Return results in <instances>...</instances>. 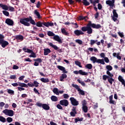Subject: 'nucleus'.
I'll return each mask as SVG.
<instances>
[{"mask_svg":"<svg viewBox=\"0 0 125 125\" xmlns=\"http://www.w3.org/2000/svg\"><path fill=\"white\" fill-rule=\"evenodd\" d=\"M16 77V75H11L10 76V78L11 80H15Z\"/></svg>","mask_w":125,"mask_h":125,"instance_id":"45","label":"nucleus"},{"mask_svg":"<svg viewBox=\"0 0 125 125\" xmlns=\"http://www.w3.org/2000/svg\"><path fill=\"white\" fill-rule=\"evenodd\" d=\"M106 68L107 69V75H103V80L104 81H106V80H107L109 83L112 84H113V82H115L114 78H113L114 75L112 73L110 72V71L113 69V67H112L111 65H107V66H106Z\"/></svg>","mask_w":125,"mask_h":125,"instance_id":"2","label":"nucleus"},{"mask_svg":"<svg viewBox=\"0 0 125 125\" xmlns=\"http://www.w3.org/2000/svg\"><path fill=\"white\" fill-rule=\"evenodd\" d=\"M113 14L114 16H115L117 19L118 18L119 15L118 14V13H117V12H116V10H113Z\"/></svg>","mask_w":125,"mask_h":125,"instance_id":"38","label":"nucleus"},{"mask_svg":"<svg viewBox=\"0 0 125 125\" xmlns=\"http://www.w3.org/2000/svg\"><path fill=\"white\" fill-rule=\"evenodd\" d=\"M3 113L6 114V115H9V117H13L14 115V111L13 110H3Z\"/></svg>","mask_w":125,"mask_h":125,"instance_id":"13","label":"nucleus"},{"mask_svg":"<svg viewBox=\"0 0 125 125\" xmlns=\"http://www.w3.org/2000/svg\"><path fill=\"white\" fill-rule=\"evenodd\" d=\"M34 14L37 16L38 19H42V16H41L40 12H38V10H35L34 11Z\"/></svg>","mask_w":125,"mask_h":125,"instance_id":"25","label":"nucleus"},{"mask_svg":"<svg viewBox=\"0 0 125 125\" xmlns=\"http://www.w3.org/2000/svg\"><path fill=\"white\" fill-rule=\"evenodd\" d=\"M15 38L17 40V41L19 40H20V41H23V40H24V37L23 36L21 35V34H19L18 36H15Z\"/></svg>","mask_w":125,"mask_h":125,"instance_id":"22","label":"nucleus"},{"mask_svg":"<svg viewBox=\"0 0 125 125\" xmlns=\"http://www.w3.org/2000/svg\"><path fill=\"white\" fill-rule=\"evenodd\" d=\"M121 3H122V4H123V6H124V7H125V0H123L121 1Z\"/></svg>","mask_w":125,"mask_h":125,"instance_id":"64","label":"nucleus"},{"mask_svg":"<svg viewBox=\"0 0 125 125\" xmlns=\"http://www.w3.org/2000/svg\"><path fill=\"white\" fill-rule=\"evenodd\" d=\"M118 80L120 82H121L122 84L124 85V78H123L122 76H121V75H120V76H119Z\"/></svg>","mask_w":125,"mask_h":125,"instance_id":"34","label":"nucleus"},{"mask_svg":"<svg viewBox=\"0 0 125 125\" xmlns=\"http://www.w3.org/2000/svg\"><path fill=\"white\" fill-rule=\"evenodd\" d=\"M76 42H77V43H79V44H83V41L80 39H77L76 40Z\"/></svg>","mask_w":125,"mask_h":125,"instance_id":"44","label":"nucleus"},{"mask_svg":"<svg viewBox=\"0 0 125 125\" xmlns=\"http://www.w3.org/2000/svg\"><path fill=\"white\" fill-rule=\"evenodd\" d=\"M33 91L36 93V94H38V95H40V92H39V91L38 90H37V88H36V87H35L33 89Z\"/></svg>","mask_w":125,"mask_h":125,"instance_id":"46","label":"nucleus"},{"mask_svg":"<svg viewBox=\"0 0 125 125\" xmlns=\"http://www.w3.org/2000/svg\"><path fill=\"white\" fill-rule=\"evenodd\" d=\"M61 105H64V106H67L69 104L68 100H61L60 102Z\"/></svg>","mask_w":125,"mask_h":125,"instance_id":"16","label":"nucleus"},{"mask_svg":"<svg viewBox=\"0 0 125 125\" xmlns=\"http://www.w3.org/2000/svg\"><path fill=\"white\" fill-rule=\"evenodd\" d=\"M18 90L20 91V92H21V91H24L25 88H23L22 87V86H20V85H18Z\"/></svg>","mask_w":125,"mask_h":125,"instance_id":"40","label":"nucleus"},{"mask_svg":"<svg viewBox=\"0 0 125 125\" xmlns=\"http://www.w3.org/2000/svg\"><path fill=\"white\" fill-rule=\"evenodd\" d=\"M50 124L51 125H58L57 124H55V122H53V121H50Z\"/></svg>","mask_w":125,"mask_h":125,"instance_id":"63","label":"nucleus"},{"mask_svg":"<svg viewBox=\"0 0 125 125\" xmlns=\"http://www.w3.org/2000/svg\"><path fill=\"white\" fill-rule=\"evenodd\" d=\"M98 41V40H90V44L91 45H93V44H94L95 43H96V42Z\"/></svg>","mask_w":125,"mask_h":125,"instance_id":"48","label":"nucleus"},{"mask_svg":"<svg viewBox=\"0 0 125 125\" xmlns=\"http://www.w3.org/2000/svg\"><path fill=\"white\" fill-rule=\"evenodd\" d=\"M86 18H87V16H83V15H80L78 19L80 21H81L82 20H85Z\"/></svg>","mask_w":125,"mask_h":125,"instance_id":"37","label":"nucleus"},{"mask_svg":"<svg viewBox=\"0 0 125 125\" xmlns=\"http://www.w3.org/2000/svg\"><path fill=\"white\" fill-rule=\"evenodd\" d=\"M5 23H6L8 25H14V24L13 20H11V19H6L5 20Z\"/></svg>","mask_w":125,"mask_h":125,"instance_id":"18","label":"nucleus"},{"mask_svg":"<svg viewBox=\"0 0 125 125\" xmlns=\"http://www.w3.org/2000/svg\"><path fill=\"white\" fill-rule=\"evenodd\" d=\"M90 60L94 63H95V62H98V63H102V65H105L104 59H97L96 57H95L94 56L91 57Z\"/></svg>","mask_w":125,"mask_h":125,"instance_id":"7","label":"nucleus"},{"mask_svg":"<svg viewBox=\"0 0 125 125\" xmlns=\"http://www.w3.org/2000/svg\"><path fill=\"white\" fill-rule=\"evenodd\" d=\"M6 120L8 122H12L13 121V119L11 117H8L7 118Z\"/></svg>","mask_w":125,"mask_h":125,"instance_id":"49","label":"nucleus"},{"mask_svg":"<svg viewBox=\"0 0 125 125\" xmlns=\"http://www.w3.org/2000/svg\"><path fill=\"white\" fill-rule=\"evenodd\" d=\"M19 66H17V65H14L13 66V69H19Z\"/></svg>","mask_w":125,"mask_h":125,"instance_id":"60","label":"nucleus"},{"mask_svg":"<svg viewBox=\"0 0 125 125\" xmlns=\"http://www.w3.org/2000/svg\"><path fill=\"white\" fill-rule=\"evenodd\" d=\"M70 101H71L72 105H74L72 108V110H76L77 106L79 105V101H77L75 98H70Z\"/></svg>","mask_w":125,"mask_h":125,"instance_id":"8","label":"nucleus"},{"mask_svg":"<svg viewBox=\"0 0 125 125\" xmlns=\"http://www.w3.org/2000/svg\"><path fill=\"white\" fill-rule=\"evenodd\" d=\"M99 16V13L97 11L96 14H95V19H98Z\"/></svg>","mask_w":125,"mask_h":125,"instance_id":"52","label":"nucleus"},{"mask_svg":"<svg viewBox=\"0 0 125 125\" xmlns=\"http://www.w3.org/2000/svg\"><path fill=\"white\" fill-rule=\"evenodd\" d=\"M67 73H63L62 74L61 76H60V81L61 82H64V80L65 78L67 77Z\"/></svg>","mask_w":125,"mask_h":125,"instance_id":"20","label":"nucleus"},{"mask_svg":"<svg viewBox=\"0 0 125 125\" xmlns=\"http://www.w3.org/2000/svg\"><path fill=\"white\" fill-rule=\"evenodd\" d=\"M41 6V1H38L37 4H36V7H37V8H39Z\"/></svg>","mask_w":125,"mask_h":125,"instance_id":"59","label":"nucleus"},{"mask_svg":"<svg viewBox=\"0 0 125 125\" xmlns=\"http://www.w3.org/2000/svg\"><path fill=\"white\" fill-rule=\"evenodd\" d=\"M104 62H109V59L108 58V57H105V55L104 56Z\"/></svg>","mask_w":125,"mask_h":125,"instance_id":"50","label":"nucleus"},{"mask_svg":"<svg viewBox=\"0 0 125 125\" xmlns=\"http://www.w3.org/2000/svg\"><path fill=\"white\" fill-rule=\"evenodd\" d=\"M83 118H80L79 117H78V118H75V122H76V124H77V122H78V121H83Z\"/></svg>","mask_w":125,"mask_h":125,"instance_id":"32","label":"nucleus"},{"mask_svg":"<svg viewBox=\"0 0 125 125\" xmlns=\"http://www.w3.org/2000/svg\"><path fill=\"white\" fill-rule=\"evenodd\" d=\"M34 66H39V63L42 62V60L41 58H37V59H34Z\"/></svg>","mask_w":125,"mask_h":125,"instance_id":"19","label":"nucleus"},{"mask_svg":"<svg viewBox=\"0 0 125 125\" xmlns=\"http://www.w3.org/2000/svg\"><path fill=\"white\" fill-rule=\"evenodd\" d=\"M75 65L77 66H79V67H80L82 68L83 67L82 65L81 64V62H79V60H75Z\"/></svg>","mask_w":125,"mask_h":125,"instance_id":"30","label":"nucleus"},{"mask_svg":"<svg viewBox=\"0 0 125 125\" xmlns=\"http://www.w3.org/2000/svg\"><path fill=\"white\" fill-rule=\"evenodd\" d=\"M101 57H102V58H105V54L104 52H102L101 54H100Z\"/></svg>","mask_w":125,"mask_h":125,"instance_id":"61","label":"nucleus"},{"mask_svg":"<svg viewBox=\"0 0 125 125\" xmlns=\"http://www.w3.org/2000/svg\"><path fill=\"white\" fill-rule=\"evenodd\" d=\"M22 50H23L24 52H28L29 53H31V55H30V57H33V58H36V54H35V52H34L33 50H31V49H28L26 47H24L22 48Z\"/></svg>","mask_w":125,"mask_h":125,"instance_id":"9","label":"nucleus"},{"mask_svg":"<svg viewBox=\"0 0 125 125\" xmlns=\"http://www.w3.org/2000/svg\"><path fill=\"white\" fill-rule=\"evenodd\" d=\"M0 44L2 48H5L7 45L9 44L8 41L4 40V36L0 33Z\"/></svg>","mask_w":125,"mask_h":125,"instance_id":"5","label":"nucleus"},{"mask_svg":"<svg viewBox=\"0 0 125 125\" xmlns=\"http://www.w3.org/2000/svg\"><path fill=\"white\" fill-rule=\"evenodd\" d=\"M41 81L43 83H49V82L48 78H44V77H42V78H41Z\"/></svg>","mask_w":125,"mask_h":125,"instance_id":"29","label":"nucleus"},{"mask_svg":"<svg viewBox=\"0 0 125 125\" xmlns=\"http://www.w3.org/2000/svg\"><path fill=\"white\" fill-rule=\"evenodd\" d=\"M82 105L83 110H88V106H87V102L86 100H83V101H82Z\"/></svg>","mask_w":125,"mask_h":125,"instance_id":"17","label":"nucleus"},{"mask_svg":"<svg viewBox=\"0 0 125 125\" xmlns=\"http://www.w3.org/2000/svg\"><path fill=\"white\" fill-rule=\"evenodd\" d=\"M57 107H58V109H59L60 110H62L63 107L62 106V104L61 105V103L60 104H57Z\"/></svg>","mask_w":125,"mask_h":125,"instance_id":"53","label":"nucleus"},{"mask_svg":"<svg viewBox=\"0 0 125 125\" xmlns=\"http://www.w3.org/2000/svg\"><path fill=\"white\" fill-rule=\"evenodd\" d=\"M19 86H21V87H22V88H24V87H28L27 84H25V83H21V82H19Z\"/></svg>","mask_w":125,"mask_h":125,"instance_id":"27","label":"nucleus"},{"mask_svg":"<svg viewBox=\"0 0 125 125\" xmlns=\"http://www.w3.org/2000/svg\"><path fill=\"white\" fill-rule=\"evenodd\" d=\"M61 32L62 33V34H64V36H69V33L67 32V31L66 30V29L64 28V27H63L62 29H61Z\"/></svg>","mask_w":125,"mask_h":125,"instance_id":"23","label":"nucleus"},{"mask_svg":"<svg viewBox=\"0 0 125 125\" xmlns=\"http://www.w3.org/2000/svg\"><path fill=\"white\" fill-rule=\"evenodd\" d=\"M39 84L40 83H39V82H37V81H34V82H33V84H34V86L35 85V87H38Z\"/></svg>","mask_w":125,"mask_h":125,"instance_id":"41","label":"nucleus"},{"mask_svg":"<svg viewBox=\"0 0 125 125\" xmlns=\"http://www.w3.org/2000/svg\"><path fill=\"white\" fill-rule=\"evenodd\" d=\"M51 99L52 101H55V102H56L57 101H58L57 96H55V95H52L51 96Z\"/></svg>","mask_w":125,"mask_h":125,"instance_id":"33","label":"nucleus"},{"mask_svg":"<svg viewBox=\"0 0 125 125\" xmlns=\"http://www.w3.org/2000/svg\"><path fill=\"white\" fill-rule=\"evenodd\" d=\"M77 113V112L76 110H73V111H71L70 115H71V117H75Z\"/></svg>","mask_w":125,"mask_h":125,"instance_id":"31","label":"nucleus"},{"mask_svg":"<svg viewBox=\"0 0 125 125\" xmlns=\"http://www.w3.org/2000/svg\"><path fill=\"white\" fill-rule=\"evenodd\" d=\"M0 7H1L2 9H3L2 13L4 15H5L6 16H9V12H8L9 7L7 6V5L0 3Z\"/></svg>","mask_w":125,"mask_h":125,"instance_id":"6","label":"nucleus"},{"mask_svg":"<svg viewBox=\"0 0 125 125\" xmlns=\"http://www.w3.org/2000/svg\"><path fill=\"white\" fill-rule=\"evenodd\" d=\"M72 86L73 87H75L76 89H77L78 91L79 92V94H81V95H85V93L84 91H83V90H81V88L79 87V85H77V84H72Z\"/></svg>","mask_w":125,"mask_h":125,"instance_id":"10","label":"nucleus"},{"mask_svg":"<svg viewBox=\"0 0 125 125\" xmlns=\"http://www.w3.org/2000/svg\"><path fill=\"white\" fill-rule=\"evenodd\" d=\"M98 7L99 9H102V8H103V6H102V4L101 3H100V1H99V3H98Z\"/></svg>","mask_w":125,"mask_h":125,"instance_id":"51","label":"nucleus"},{"mask_svg":"<svg viewBox=\"0 0 125 125\" xmlns=\"http://www.w3.org/2000/svg\"><path fill=\"white\" fill-rule=\"evenodd\" d=\"M51 52V50L49 48H45L44 49V56H47L49 55V53Z\"/></svg>","mask_w":125,"mask_h":125,"instance_id":"24","label":"nucleus"},{"mask_svg":"<svg viewBox=\"0 0 125 125\" xmlns=\"http://www.w3.org/2000/svg\"><path fill=\"white\" fill-rule=\"evenodd\" d=\"M20 22L21 24H23V25L25 26H30L31 24H32L33 25H36L39 27H41L44 25L47 27L49 26H53L54 25L53 22H41V21H38L36 23L35 21L33 19H32V16H29V18H24L23 19H20ZM29 22L30 23H29Z\"/></svg>","mask_w":125,"mask_h":125,"instance_id":"1","label":"nucleus"},{"mask_svg":"<svg viewBox=\"0 0 125 125\" xmlns=\"http://www.w3.org/2000/svg\"><path fill=\"white\" fill-rule=\"evenodd\" d=\"M14 7H13L12 6H9V10L11 12H13L14 11Z\"/></svg>","mask_w":125,"mask_h":125,"instance_id":"56","label":"nucleus"},{"mask_svg":"<svg viewBox=\"0 0 125 125\" xmlns=\"http://www.w3.org/2000/svg\"><path fill=\"white\" fill-rule=\"evenodd\" d=\"M73 73L76 75L80 74V75H86V76L88 75V73H86V71H83V69H80L79 70H74Z\"/></svg>","mask_w":125,"mask_h":125,"instance_id":"12","label":"nucleus"},{"mask_svg":"<svg viewBox=\"0 0 125 125\" xmlns=\"http://www.w3.org/2000/svg\"><path fill=\"white\" fill-rule=\"evenodd\" d=\"M53 92L57 94V95H59V92L58 91V88L57 87H54L53 90Z\"/></svg>","mask_w":125,"mask_h":125,"instance_id":"35","label":"nucleus"},{"mask_svg":"<svg viewBox=\"0 0 125 125\" xmlns=\"http://www.w3.org/2000/svg\"><path fill=\"white\" fill-rule=\"evenodd\" d=\"M91 27H93L94 29H101V27H102L101 24H95V23H91V21H89L86 26H82V30L84 31V32H86V31H87V33L91 34L93 32Z\"/></svg>","mask_w":125,"mask_h":125,"instance_id":"3","label":"nucleus"},{"mask_svg":"<svg viewBox=\"0 0 125 125\" xmlns=\"http://www.w3.org/2000/svg\"><path fill=\"white\" fill-rule=\"evenodd\" d=\"M12 85L14 86H19V82H18V83H12Z\"/></svg>","mask_w":125,"mask_h":125,"instance_id":"62","label":"nucleus"},{"mask_svg":"<svg viewBox=\"0 0 125 125\" xmlns=\"http://www.w3.org/2000/svg\"><path fill=\"white\" fill-rule=\"evenodd\" d=\"M24 77H25L24 75H22V76H20V77L19 78V81H23V79L24 78Z\"/></svg>","mask_w":125,"mask_h":125,"instance_id":"55","label":"nucleus"},{"mask_svg":"<svg viewBox=\"0 0 125 125\" xmlns=\"http://www.w3.org/2000/svg\"><path fill=\"white\" fill-rule=\"evenodd\" d=\"M49 45H50V47L53 48L55 49V50H57L59 52H62V49L58 48L57 45H56V44H53V43H52V42H50V43H49Z\"/></svg>","mask_w":125,"mask_h":125,"instance_id":"14","label":"nucleus"},{"mask_svg":"<svg viewBox=\"0 0 125 125\" xmlns=\"http://www.w3.org/2000/svg\"><path fill=\"white\" fill-rule=\"evenodd\" d=\"M74 34H76V36H81V34H84V31H83L82 27H81V30H75Z\"/></svg>","mask_w":125,"mask_h":125,"instance_id":"15","label":"nucleus"},{"mask_svg":"<svg viewBox=\"0 0 125 125\" xmlns=\"http://www.w3.org/2000/svg\"><path fill=\"white\" fill-rule=\"evenodd\" d=\"M0 121H1V122H6V119L4 117H2V115H0Z\"/></svg>","mask_w":125,"mask_h":125,"instance_id":"39","label":"nucleus"},{"mask_svg":"<svg viewBox=\"0 0 125 125\" xmlns=\"http://www.w3.org/2000/svg\"><path fill=\"white\" fill-rule=\"evenodd\" d=\"M77 81L80 84H81V85H82V86H85V83H84V82L81 81V80L79 79L77 80Z\"/></svg>","mask_w":125,"mask_h":125,"instance_id":"42","label":"nucleus"},{"mask_svg":"<svg viewBox=\"0 0 125 125\" xmlns=\"http://www.w3.org/2000/svg\"><path fill=\"white\" fill-rule=\"evenodd\" d=\"M47 35L49 37H53V39L56 41H58L59 43H62V40L59 36L55 35V34L52 32V31H48L47 32Z\"/></svg>","mask_w":125,"mask_h":125,"instance_id":"4","label":"nucleus"},{"mask_svg":"<svg viewBox=\"0 0 125 125\" xmlns=\"http://www.w3.org/2000/svg\"><path fill=\"white\" fill-rule=\"evenodd\" d=\"M8 93H9V94H13L14 95V91H13V90H11V89H8V90H7Z\"/></svg>","mask_w":125,"mask_h":125,"instance_id":"43","label":"nucleus"},{"mask_svg":"<svg viewBox=\"0 0 125 125\" xmlns=\"http://www.w3.org/2000/svg\"><path fill=\"white\" fill-rule=\"evenodd\" d=\"M92 63H87L85 66V67L87 68V69H92Z\"/></svg>","mask_w":125,"mask_h":125,"instance_id":"36","label":"nucleus"},{"mask_svg":"<svg viewBox=\"0 0 125 125\" xmlns=\"http://www.w3.org/2000/svg\"><path fill=\"white\" fill-rule=\"evenodd\" d=\"M57 67L58 69L62 70V73H68V71L66 70L65 67H63V66L58 65Z\"/></svg>","mask_w":125,"mask_h":125,"instance_id":"21","label":"nucleus"},{"mask_svg":"<svg viewBox=\"0 0 125 125\" xmlns=\"http://www.w3.org/2000/svg\"><path fill=\"white\" fill-rule=\"evenodd\" d=\"M113 95H110L109 96V103L111 104H116V102L114 100H113Z\"/></svg>","mask_w":125,"mask_h":125,"instance_id":"26","label":"nucleus"},{"mask_svg":"<svg viewBox=\"0 0 125 125\" xmlns=\"http://www.w3.org/2000/svg\"><path fill=\"white\" fill-rule=\"evenodd\" d=\"M112 20L114 22H116L117 23H118L119 22L118 19H117L114 15L112 16Z\"/></svg>","mask_w":125,"mask_h":125,"instance_id":"47","label":"nucleus"},{"mask_svg":"<svg viewBox=\"0 0 125 125\" xmlns=\"http://www.w3.org/2000/svg\"><path fill=\"white\" fill-rule=\"evenodd\" d=\"M63 97L64 99H65V100H66V99H68V97H69V95H68V94H63Z\"/></svg>","mask_w":125,"mask_h":125,"instance_id":"57","label":"nucleus"},{"mask_svg":"<svg viewBox=\"0 0 125 125\" xmlns=\"http://www.w3.org/2000/svg\"><path fill=\"white\" fill-rule=\"evenodd\" d=\"M37 105L38 106H40L43 107V109L44 110H50V106L48 104H46V103H43L42 104V103H37Z\"/></svg>","mask_w":125,"mask_h":125,"instance_id":"11","label":"nucleus"},{"mask_svg":"<svg viewBox=\"0 0 125 125\" xmlns=\"http://www.w3.org/2000/svg\"><path fill=\"white\" fill-rule=\"evenodd\" d=\"M113 56L114 57H117V59H119V60H121L122 57L120 56L119 54H116V52H113Z\"/></svg>","mask_w":125,"mask_h":125,"instance_id":"28","label":"nucleus"},{"mask_svg":"<svg viewBox=\"0 0 125 125\" xmlns=\"http://www.w3.org/2000/svg\"><path fill=\"white\" fill-rule=\"evenodd\" d=\"M5 103L4 102H0V107H1V109H2V107L4 106Z\"/></svg>","mask_w":125,"mask_h":125,"instance_id":"54","label":"nucleus"},{"mask_svg":"<svg viewBox=\"0 0 125 125\" xmlns=\"http://www.w3.org/2000/svg\"><path fill=\"white\" fill-rule=\"evenodd\" d=\"M119 36H120V37H121V38H123V37H124V34L123 32H118Z\"/></svg>","mask_w":125,"mask_h":125,"instance_id":"58","label":"nucleus"}]
</instances>
